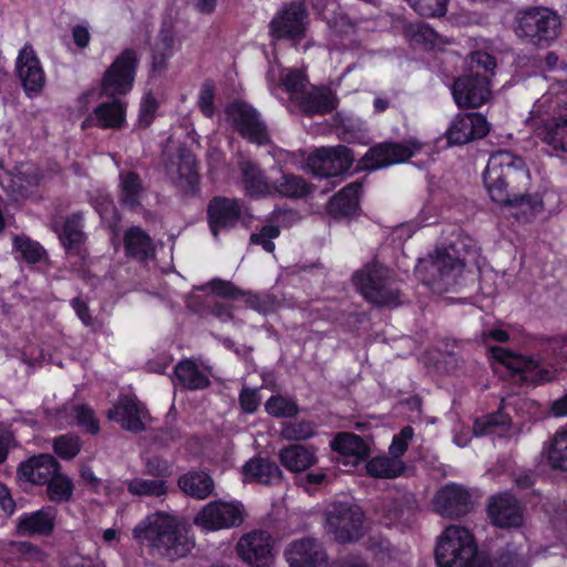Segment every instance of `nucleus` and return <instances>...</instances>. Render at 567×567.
<instances>
[{"label":"nucleus","mask_w":567,"mask_h":567,"mask_svg":"<svg viewBox=\"0 0 567 567\" xmlns=\"http://www.w3.org/2000/svg\"><path fill=\"white\" fill-rule=\"evenodd\" d=\"M354 161L352 151L346 145L321 147L307 158V167L319 177H340L348 172Z\"/></svg>","instance_id":"9"},{"label":"nucleus","mask_w":567,"mask_h":567,"mask_svg":"<svg viewBox=\"0 0 567 567\" xmlns=\"http://www.w3.org/2000/svg\"><path fill=\"white\" fill-rule=\"evenodd\" d=\"M539 136L554 151L567 153V117H558L546 123Z\"/></svg>","instance_id":"39"},{"label":"nucleus","mask_w":567,"mask_h":567,"mask_svg":"<svg viewBox=\"0 0 567 567\" xmlns=\"http://www.w3.org/2000/svg\"><path fill=\"white\" fill-rule=\"evenodd\" d=\"M179 489L195 499H205L215 488L212 476L205 471L190 470L181 475L177 481Z\"/></svg>","instance_id":"30"},{"label":"nucleus","mask_w":567,"mask_h":567,"mask_svg":"<svg viewBox=\"0 0 567 567\" xmlns=\"http://www.w3.org/2000/svg\"><path fill=\"white\" fill-rule=\"evenodd\" d=\"M523 174L514 165L513 156L507 152H501L488 159L483 181L493 202L523 208L524 214H536L540 212L543 205L538 195L516 194L509 189L514 179Z\"/></svg>","instance_id":"2"},{"label":"nucleus","mask_w":567,"mask_h":567,"mask_svg":"<svg viewBox=\"0 0 567 567\" xmlns=\"http://www.w3.org/2000/svg\"><path fill=\"white\" fill-rule=\"evenodd\" d=\"M489 132L486 118L478 113L457 114L446 131L449 145H463L483 138Z\"/></svg>","instance_id":"16"},{"label":"nucleus","mask_w":567,"mask_h":567,"mask_svg":"<svg viewBox=\"0 0 567 567\" xmlns=\"http://www.w3.org/2000/svg\"><path fill=\"white\" fill-rule=\"evenodd\" d=\"M509 423V417L503 413H492L482 419H477L473 425V432L476 436L496 433L498 427H504Z\"/></svg>","instance_id":"49"},{"label":"nucleus","mask_w":567,"mask_h":567,"mask_svg":"<svg viewBox=\"0 0 567 567\" xmlns=\"http://www.w3.org/2000/svg\"><path fill=\"white\" fill-rule=\"evenodd\" d=\"M365 468L372 477L395 478L403 472L404 465L394 457L380 456L367 462Z\"/></svg>","instance_id":"43"},{"label":"nucleus","mask_w":567,"mask_h":567,"mask_svg":"<svg viewBox=\"0 0 567 567\" xmlns=\"http://www.w3.org/2000/svg\"><path fill=\"white\" fill-rule=\"evenodd\" d=\"M542 342L544 351L551 352L555 357L567 361V336L545 338Z\"/></svg>","instance_id":"61"},{"label":"nucleus","mask_w":567,"mask_h":567,"mask_svg":"<svg viewBox=\"0 0 567 567\" xmlns=\"http://www.w3.org/2000/svg\"><path fill=\"white\" fill-rule=\"evenodd\" d=\"M126 486L133 496L161 497L168 492L164 480L134 477L126 483Z\"/></svg>","instance_id":"41"},{"label":"nucleus","mask_w":567,"mask_h":567,"mask_svg":"<svg viewBox=\"0 0 567 567\" xmlns=\"http://www.w3.org/2000/svg\"><path fill=\"white\" fill-rule=\"evenodd\" d=\"M243 208L237 199L217 196L207 207L209 228L215 238L223 230L234 228L241 217Z\"/></svg>","instance_id":"18"},{"label":"nucleus","mask_w":567,"mask_h":567,"mask_svg":"<svg viewBox=\"0 0 567 567\" xmlns=\"http://www.w3.org/2000/svg\"><path fill=\"white\" fill-rule=\"evenodd\" d=\"M487 512L492 523L501 528L519 527L523 524V508L511 494L492 497Z\"/></svg>","instance_id":"21"},{"label":"nucleus","mask_w":567,"mask_h":567,"mask_svg":"<svg viewBox=\"0 0 567 567\" xmlns=\"http://www.w3.org/2000/svg\"><path fill=\"white\" fill-rule=\"evenodd\" d=\"M364 514L348 502H334L326 509V529L340 544L359 540L363 532Z\"/></svg>","instance_id":"7"},{"label":"nucleus","mask_w":567,"mask_h":567,"mask_svg":"<svg viewBox=\"0 0 567 567\" xmlns=\"http://www.w3.org/2000/svg\"><path fill=\"white\" fill-rule=\"evenodd\" d=\"M244 509L240 504L214 501L203 507L194 518V523L208 530H219L239 526Z\"/></svg>","instance_id":"12"},{"label":"nucleus","mask_w":567,"mask_h":567,"mask_svg":"<svg viewBox=\"0 0 567 567\" xmlns=\"http://www.w3.org/2000/svg\"><path fill=\"white\" fill-rule=\"evenodd\" d=\"M226 114L237 132L250 142L266 144L268 134L259 113L243 101H235L226 107Z\"/></svg>","instance_id":"11"},{"label":"nucleus","mask_w":567,"mask_h":567,"mask_svg":"<svg viewBox=\"0 0 567 567\" xmlns=\"http://www.w3.org/2000/svg\"><path fill=\"white\" fill-rule=\"evenodd\" d=\"M317 187L307 183L303 177L293 174H284L274 182L272 190L287 198H303Z\"/></svg>","instance_id":"38"},{"label":"nucleus","mask_w":567,"mask_h":567,"mask_svg":"<svg viewBox=\"0 0 567 567\" xmlns=\"http://www.w3.org/2000/svg\"><path fill=\"white\" fill-rule=\"evenodd\" d=\"M280 235V229L275 225L262 226L258 233L250 235V243L254 245L261 246L266 251L272 252L275 250V244L272 239Z\"/></svg>","instance_id":"54"},{"label":"nucleus","mask_w":567,"mask_h":567,"mask_svg":"<svg viewBox=\"0 0 567 567\" xmlns=\"http://www.w3.org/2000/svg\"><path fill=\"white\" fill-rule=\"evenodd\" d=\"M279 460L280 463L291 472H305L317 463L315 453L300 444L281 449Z\"/></svg>","instance_id":"35"},{"label":"nucleus","mask_w":567,"mask_h":567,"mask_svg":"<svg viewBox=\"0 0 567 567\" xmlns=\"http://www.w3.org/2000/svg\"><path fill=\"white\" fill-rule=\"evenodd\" d=\"M315 434V425L309 421L286 422L280 435L288 441H303Z\"/></svg>","instance_id":"51"},{"label":"nucleus","mask_w":567,"mask_h":567,"mask_svg":"<svg viewBox=\"0 0 567 567\" xmlns=\"http://www.w3.org/2000/svg\"><path fill=\"white\" fill-rule=\"evenodd\" d=\"M16 70L28 95L38 94L43 89L45 82L44 72L30 44H25L20 50Z\"/></svg>","instance_id":"19"},{"label":"nucleus","mask_w":567,"mask_h":567,"mask_svg":"<svg viewBox=\"0 0 567 567\" xmlns=\"http://www.w3.org/2000/svg\"><path fill=\"white\" fill-rule=\"evenodd\" d=\"M81 439L75 434H64L53 441L54 453L63 460L74 458L81 451Z\"/></svg>","instance_id":"47"},{"label":"nucleus","mask_w":567,"mask_h":567,"mask_svg":"<svg viewBox=\"0 0 567 567\" xmlns=\"http://www.w3.org/2000/svg\"><path fill=\"white\" fill-rule=\"evenodd\" d=\"M266 411L276 417L295 416L299 409L295 401L280 395H274L265 404Z\"/></svg>","instance_id":"52"},{"label":"nucleus","mask_w":567,"mask_h":567,"mask_svg":"<svg viewBox=\"0 0 567 567\" xmlns=\"http://www.w3.org/2000/svg\"><path fill=\"white\" fill-rule=\"evenodd\" d=\"M452 95L460 109L480 107L492 96L491 81L480 73L458 76L452 85Z\"/></svg>","instance_id":"10"},{"label":"nucleus","mask_w":567,"mask_h":567,"mask_svg":"<svg viewBox=\"0 0 567 567\" xmlns=\"http://www.w3.org/2000/svg\"><path fill=\"white\" fill-rule=\"evenodd\" d=\"M477 554V546L468 529L451 525L441 535L436 548L437 567H468Z\"/></svg>","instance_id":"6"},{"label":"nucleus","mask_w":567,"mask_h":567,"mask_svg":"<svg viewBox=\"0 0 567 567\" xmlns=\"http://www.w3.org/2000/svg\"><path fill=\"white\" fill-rule=\"evenodd\" d=\"M362 183L357 181L343 187L328 203V213L333 217H347L355 213L359 207V193Z\"/></svg>","instance_id":"32"},{"label":"nucleus","mask_w":567,"mask_h":567,"mask_svg":"<svg viewBox=\"0 0 567 567\" xmlns=\"http://www.w3.org/2000/svg\"><path fill=\"white\" fill-rule=\"evenodd\" d=\"M169 179L184 193H193L198 184L197 161L194 153L185 146L177 148L165 164Z\"/></svg>","instance_id":"14"},{"label":"nucleus","mask_w":567,"mask_h":567,"mask_svg":"<svg viewBox=\"0 0 567 567\" xmlns=\"http://www.w3.org/2000/svg\"><path fill=\"white\" fill-rule=\"evenodd\" d=\"M241 409L247 413H254L259 405V398L256 390L243 389L239 394Z\"/></svg>","instance_id":"63"},{"label":"nucleus","mask_w":567,"mask_h":567,"mask_svg":"<svg viewBox=\"0 0 567 567\" xmlns=\"http://www.w3.org/2000/svg\"><path fill=\"white\" fill-rule=\"evenodd\" d=\"M352 280L364 299L377 307L392 308L402 303L399 282L382 265L368 264L353 275Z\"/></svg>","instance_id":"4"},{"label":"nucleus","mask_w":567,"mask_h":567,"mask_svg":"<svg viewBox=\"0 0 567 567\" xmlns=\"http://www.w3.org/2000/svg\"><path fill=\"white\" fill-rule=\"evenodd\" d=\"M548 462L555 470L567 471V429L558 431L550 442Z\"/></svg>","instance_id":"44"},{"label":"nucleus","mask_w":567,"mask_h":567,"mask_svg":"<svg viewBox=\"0 0 567 567\" xmlns=\"http://www.w3.org/2000/svg\"><path fill=\"white\" fill-rule=\"evenodd\" d=\"M413 155V151L399 143H382L371 147L360 159V169L374 171L389 165L404 162Z\"/></svg>","instance_id":"20"},{"label":"nucleus","mask_w":567,"mask_h":567,"mask_svg":"<svg viewBox=\"0 0 567 567\" xmlns=\"http://www.w3.org/2000/svg\"><path fill=\"white\" fill-rule=\"evenodd\" d=\"M174 31L171 27H163L152 47V68L153 75H162L168 66V60L173 55Z\"/></svg>","instance_id":"34"},{"label":"nucleus","mask_w":567,"mask_h":567,"mask_svg":"<svg viewBox=\"0 0 567 567\" xmlns=\"http://www.w3.org/2000/svg\"><path fill=\"white\" fill-rule=\"evenodd\" d=\"M135 539L147 540L158 555L169 560L186 556L194 542L169 517H148L133 529Z\"/></svg>","instance_id":"3"},{"label":"nucleus","mask_w":567,"mask_h":567,"mask_svg":"<svg viewBox=\"0 0 567 567\" xmlns=\"http://www.w3.org/2000/svg\"><path fill=\"white\" fill-rule=\"evenodd\" d=\"M236 550L251 567H269L274 559V539L266 530H252L240 537Z\"/></svg>","instance_id":"13"},{"label":"nucleus","mask_w":567,"mask_h":567,"mask_svg":"<svg viewBox=\"0 0 567 567\" xmlns=\"http://www.w3.org/2000/svg\"><path fill=\"white\" fill-rule=\"evenodd\" d=\"M110 420L121 424L130 432L140 433L145 430L141 417V408L135 398L124 396L107 412Z\"/></svg>","instance_id":"29"},{"label":"nucleus","mask_w":567,"mask_h":567,"mask_svg":"<svg viewBox=\"0 0 567 567\" xmlns=\"http://www.w3.org/2000/svg\"><path fill=\"white\" fill-rule=\"evenodd\" d=\"M138 54L132 48L123 50L106 69L102 78L101 94L111 97L99 104L82 122V128H121L125 122V105L116 95L128 93L133 86Z\"/></svg>","instance_id":"1"},{"label":"nucleus","mask_w":567,"mask_h":567,"mask_svg":"<svg viewBox=\"0 0 567 567\" xmlns=\"http://www.w3.org/2000/svg\"><path fill=\"white\" fill-rule=\"evenodd\" d=\"M146 475L154 477V480H166L173 474V465L162 456H151L145 462Z\"/></svg>","instance_id":"53"},{"label":"nucleus","mask_w":567,"mask_h":567,"mask_svg":"<svg viewBox=\"0 0 567 567\" xmlns=\"http://www.w3.org/2000/svg\"><path fill=\"white\" fill-rule=\"evenodd\" d=\"M249 306L261 313H268L280 307V300L275 295L249 296L247 299Z\"/></svg>","instance_id":"57"},{"label":"nucleus","mask_w":567,"mask_h":567,"mask_svg":"<svg viewBox=\"0 0 567 567\" xmlns=\"http://www.w3.org/2000/svg\"><path fill=\"white\" fill-rule=\"evenodd\" d=\"M413 437V429L411 426L403 427L399 434L393 436L392 443L389 447L390 454L398 458L408 450V443Z\"/></svg>","instance_id":"59"},{"label":"nucleus","mask_w":567,"mask_h":567,"mask_svg":"<svg viewBox=\"0 0 567 567\" xmlns=\"http://www.w3.org/2000/svg\"><path fill=\"white\" fill-rule=\"evenodd\" d=\"M323 19L327 21L330 30L339 37L344 34H349L354 31V23L350 20L347 14L343 13H333L332 16L328 14V11L322 14Z\"/></svg>","instance_id":"55"},{"label":"nucleus","mask_w":567,"mask_h":567,"mask_svg":"<svg viewBox=\"0 0 567 567\" xmlns=\"http://www.w3.org/2000/svg\"><path fill=\"white\" fill-rule=\"evenodd\" d=\"M331 449L343 457V465L355 466L364 462L369 454V445L357 434L341 432L331 441Z\"/></svg>","instance_id":"25"},{"label":"nucleus","mask_w":567,"mask_h":567,"mask_svg":"<svg viewBox=\"0 0 567 567\" xmlns=\"http://www.w3.org/2000/svg\"><path fill=\"white\" fill-rule=\"evenodd\" d=\"M413 10L425 18L445 16L450 0H406Z\"/></svg>","instance_id":"50"},{"label":"nucleus","mask_w":567,"mask_h":567,"mask_svg":"<svg viewBox=\"0 0 567 567\" xmlns=\"http://www.w3.org/2000/svg\"><path fill=\"white\" fill-rule=\"evenodd\" d=\"M124 248L126 255L145 261L155 257V245L141 227L133 226L125 231Z\"/></svg>","instance_id":"31"},{"label":"nucleus","mask_w":567,"mask_h":567,"mask_svg":"<svg viewBox=\"0 0 567 567\" xmlns=\"http://www.w3.org/2000/svg\"><path fill=\"white\" fill-rule=\"evenodd\" d=\"M74 410L78 424L84 427L87 433L93 435L97 434L100 431V425L93 410L85 404H79Z\"/></svg>","instance_id":"56"},{"label":"nucleus","mask_w":567,"mask_h":567,"mask_svg":"<svg viewBox=\"0 0 567 567\" xmlns=\"http://www.w3.org/2000/svg\"><path fill=\"white\" fill-rule=\"evenodd\" d=\"M60 471L61 465L53 455L39 454L19 465L18 476L34 485H43L52 481Z\"/></svg>","instance_id":"23"},{"label":"nucleus","mask_w":567,"mask_h":567,"mask_svg":"<svg viewBox=\"0 0 567 567\" xmlns=\"http://www.w3.org/2000/svg\"><path fill=\"white\" fill-rule=\"evenodd\" d=\"M434 505L441 516L458 518L470 511L471 495L461 486L446 485L435 495Z\"/></svg>","instance_id":"22"},{"label":"nucleus","mask_w":567,"mask_h":567,"mask_svg":"<svg viewBox=\"0 0 567 567\" xmlns=\"http://www.w3.org/2000/svg\"><path fill=\"white\" fill-rule=\"evenodd\" d=\"M245 481L250 483L275 485L282 481V472L276 462L267 457H254L243 466Z\"/></svg>","instance_id":"27"},{"label":"nucleus","mask_w":567,"mask_h":567,"mask_svg":"<svg viewBox=\"0 0 567 567\" xmlns=\"http://www.w3.org/2000/svg\"><path fill=\"white\" fill-rule=\"evenodd\" d=\"M298 106L306 116L324 115L338 105L337 95L328 87L313 86L296 97Z\"/></svg>","instance_id":"24"},{"label":"nucleus","mask_w":567,"mask_h":567,"mask_svg":"<svg viewBox=\"0 0 567 567\" xmlns=\"http://www.w3.org/2000/svg\"><path fill=\"white\" fill-rule=\"evenodd\" d=\"M464 266L455 245L436 249L426 266L429 278L425 284L435 291H446L456 284Z\"/></svg>","instance_id":"8"},{"label":"nucleus","mask_w":567,"mask_h":567,"mask_svg":"<svg viewBox=\"0 0 567 567\" xmlns=\"http://www.w3.org/2000/svg\"><path fill=\"white\" fill-rule=\"evenodd\" d=\"M73 489L74 485L72 480L62 474L61 471L59 474L54 475L52 481L47 483L48 497L55 503L70 501L73 495Z\"/></svg>","instance_id":"45"},{"label":"nucleus","mask_w":567,"mask_h":567,"mask_svg":"<svg viewBox=\"0 0 567 567\" xmlns=\"http://www.w3.org/2000/svg\"><path fill=\"white\" fill-rule=\"evenodd\" d=\"M208 285L210 286L212 291L219 297L236 299L245 295L244 291L230 281L213 279Z\"/></svg>","instance_id":"60"},{"label":"nucleus","mask_w":567,"mask_h":567,"mask_svg":"<svg viewBox=\"0 0 567 567\" xmlns=\"http://www.w3.org/2000/svg\"><path fill=\"white\" fill-rule=\"evenodd\" d=\"M290 567H327L328 557L321 543L305 537L292 542L285 551Z\"/></svg>","instance_id":"17"},{"label":"nucleus","mask_w":567,"mask_h":567,"mask_svg":"<svg viewBox=\"0 0 567 567\" xmlns=\"http://www.w3.org/2000/svg\"><path fill=\"white\" fill-rule=\"evenodd\" d=\"M307 10L303 2L292 1L285 6L270 22V35L275 39L301 38L305 34Z\"/></svg>","instance_id":"15"},{"label":"nucleus","mask_w":567,"mask_h":567,"mask_svg":"<svg viewBox=\"0 0 567 567\" xmlns=\"http://www.w3.org/2000/svg\"><path fill=\"white\" fill-rule=\"evenodd\" d=\"M12 546L17 553H20L28 559L40 561L44 557L43 551L37 545H33L29 542L14 543Z\"/></svg>","instance_id":"64"},{"label":"nucleus","mask_w":567,"mask_h":567,"mask_svg":"<svg viewBox=\"0 0 567 567\" xmlns=\"http://www.w3.org/2000/svg\"><path fill=\"white\" fill-rule=\"evenodd\" d=\"M145 187L140 175L132 171L120 173V200L130 209H136L141 205Z\"/></svg>","instance_id":"36"},{"label":"nucleus","mask_w":567,"mask_h":567,"mask_svg":"<svg viewBox=\"0 0 567 567\" xmlns=\"http://www.w3.org/2000/svg\"><path fill=\"white\" fill-rule=\"evenodd\" d=\"M245 189L251 197H259L272 193L274 183L265 175L264 171L251 161H243L239 164Z\"/></svg>","instance_id":"33"},{"label":"nucleus","mask_w":567,"mask_h":567,"mask_svg":"<svg viewBox=\"0 0 567 567\" xmlns=\"http://www.w3.org/2000/svg\"><path fill=\"white\" fill-rule=\"evenodd\" d=\"M215 92V84L212 80H206L200 89L199 93V107L202 112L208 116L212 117L214 115V94Z\"/></svg>","instance_id":"58"},{"label":"nucleus","mask_w":567,"mask_h":567,"mask_svg":"<svg viewBox=\"0 0 567 567\" xmlns=\"http://www.w3.org/2000/svg\"><path fill=\"white\" fill-rule=\"evenodd\" d=\"M495 563L497 567H526L527 558L522 547L507 544L498 551Z\"/></svg>","instance_id":"48"},{"label":"nucleus","mask_w":567,"mask_h":567,"mask_svg":"<svg viewBox=\"0 0 567 567\" xmlns=\"http://www.w3.org/2000/svg\"><path fill=\"white\" fill-rule=\"evenodd\" d=\"M495 357L505 364L509 370L514 373L520 375V378L526 382V375H530V373L537 369V361L530 357H517L513 355L508 351L502 348L494 349Z\"/></svg>","instance_id":"42"},{"label":"nucleus","mask_w":567,"mask_h":567,"mask_svg":"<svg viewBox=\"0 0 567 567\" xmlns=\"http://www.w3.org/2000/svg\"><path fill=\"white\" fill-rule=\"evenodd\" d=\"M560 18L549 8L532 7L519 10L514 20L515 34L525 42L548 47L560 32Z\"/></svg>","instance_id":"5"},{"label":"nucleus","mask_w":567,"mask_h":567,"mask_svg":"<svg viewBox=\"0 0 567 567\" xmlns=\"http://www.w3.org/2000/svg\"><path fill=\"white\" fill-rule=\"evenodd\" d=\"M59 238L68 254L80 255L81 246L85 240L81 214H73L64 220Z\"/></svg>","instance_id":"37"},{"label":"nucleus","mask_w":567,"mask_h":567,"mask_svg":"<svg viewBox=\"0 0 567 567\" xmlns=\"http://www.w3.org/2000/svg\"><path fill=\"white\" fill-rule=\"evenodd\" d=\"M267 79L271 89L284 87L291 96L301 95L308 84V79L302 71L281 68L280 65H271Z\"/></svg>","instance_id":"28"},{"label":"nucleus","mask_w":567,"mask_h":567,"mask_svg":"<svg viewBox=\"0 0 567 567\" xmlns=\"http://www.w3.org/2000/svg\"><path fill=\"white\" fill-rule=\"evenodd\" d=\"M55 518L56 509L53 506H44L37 512L21 516L17 530L21 535L49 536L54 530Z\"/></svg>","instance_id":"26"},{"label":"nucleus","mask_w":567,"mask_h":567,"mask_svg":"<svg viewBox=\"0 0 567 567\" xmlns=\"http://www.w3.org/2000/svg\"><path fill=\"white\" fill-rule=\"evenodd\" d=\"M13 246L20 257L28 264L39 262L44 256V248L38 243L27 236H16Z\"/></svg>","instance_id":"46"},{"label":"nucleus","mask_w":567,"mask_h":567,"mask_svg":"<svg viewBox=\"0 0 567 567\" xmlns=\"http://www.w3.org/2000/svg\"><path fill=\"white\" fill-rule=\"evenodd\" d=\"M174 372L177 381L185 388L197 390L209 385V379L189 360L181 361Z\"/></svg>","instance_id":"40"},{"label":"nucleus","mask_w":567,"mask_h":567,"mask_svg":"<svg viewBox=\"0 0 567 567\" xmlns=\"http://www.w3.org/2000/svg\"><path fill=\"white\" fill-rule=\"evenodd\" d=\"M157 110V101L147 95L141 103L138 123L142 127H148L153 122L155 112Z\"/></svg>","instance_id":"62"}]
</instances>
